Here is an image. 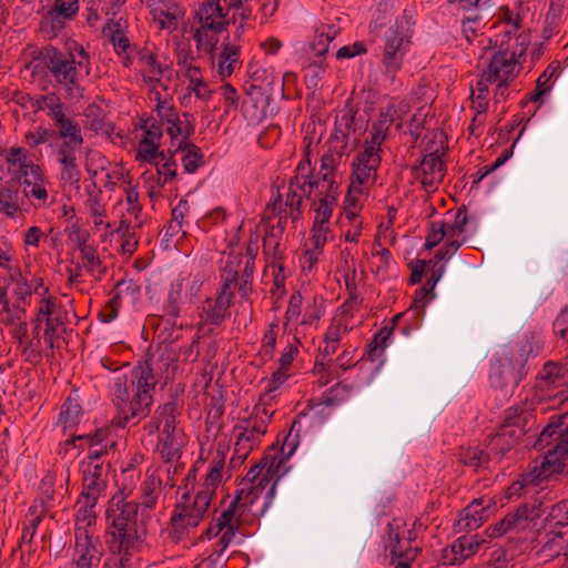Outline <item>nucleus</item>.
<instances>
[{"label":"nucleus","instance_id":"1","mask_svg":"<svg viewBox=\"0 0 568 568\" xmlns=\"http://www.w3.org/2000/svg\"><path fill=\"white\" fill-rule=\"evenodd\" d=\"M141 503L131 499L133 488L122 486L110 499L105 510V542L109 551L121 556L124 567L131 557L140 552L148 538L150 510L154 509L162 493V479L148 475L140 486Z\"/></svg>","mask_w":568,"mask_h":568},{"label":"nucleus","instance_id":"2","mask_svg":"<svg viewBox=\"0 0 568 568\" xmlns=\"http://www.w3.org/2000/svg\"><path fill=\"white\" fill-rule=\"evenodd\" d=\"M155 364L154 356L148 355L132 368L130 378L125 374L114 377L111 386L112 402L116 407L113 425L124 428L130 423L139 424L150 415L153 392L160 378Z\"/></svg>","mask_w":568,"mask_h":568},{"label":"nucleus","instance_id":"3","mask_svg":"<svg viewBox=\"0 0 568 568\" xmlns=\"http://www.w3.org/2000/svg\"><path fill=\"white\" fill-rule=\"evenodd\" d=\"M224 456L213 459L210 471L195 497L191 500L190 494L184 493L181 501L174 507L170 519V538L174 542L181 541L189 532V528H195L209 511L215 490L222 480Z\"/></svg>","mask_w":568,"mask_h":568},{"label":"nucleus","instance_id":"4","mask_svg":"<svg viewBox=\"0 0 568 568\" xmlns=\"http://www.w3.org/2000/svg\"><path fill=\"white\" fill-rule=\"evenodd\" d=\"M43 61L50 77L64 88L71 98L82 97L81 81L90 74V54L74 40L65 42L63 49L47 47Z\"/></svg>","mask_w":568,"mask_h":568},{"label":"nucleus","instance_id":"5","mask_svg":"<svg viewBox=\"0 0 568 568\" xmlns=\"http://www.w3.org/2000/svg\"><path fill=\"white\" fill-rule=\"evenodd\" d=\"M414 26L413 16L404 10L383 34L381 63L383 80L388 85H395L397 72L402 69L404 58L410 50Z\"/></svg>","mask_w":568,"mask_h":568},{"label":"nucleus","instance_id":"6","mask_svg":"<svg viewBox=\"0 0 568 568\" xmlns=\"http://www.w3.org/2000/svg\"><path fill=\"white\" fill-rule=\"evenodd\" d=\"M343 159L342 148H329L321 158V168L316 175H313V168L308 153L296 166V172L304 182V193L307 199L339 197V182L337 181V170Z\"/></svg>","mask_w":568,"mask_h":568},{"label":"nucleus","instance_id":"7","mask_svg":"<svg viewBox=\"0 0 568 568\" xmlns=\"http://www.w3.org/2000/svg\"><path fill=\"white\" fill-rule=\"evenodd\" d=\"M526 38L521 41V48L517 51H497L494 52L487 67L483 70L476 89L471 91V103L473 109L477 115L473 122L477 120L478 115L484 114L488 109V94L489 85L493 84V80L498 77L504 79L507 77H516L518 73L519 58L525 54L526 47L524 45Z\"/></svg>","mask_w":568,"mask_h":568},{"label":"nucleus","instance_id":"8","mask_svg":"<svg viewBox=\"0 0 568 568\" xmlns=\"http://www.w3.org/2000/svg\"><path fill=\"white\" fill-rule=\"evenodd\" d=\"M83 136H77V141L70 139L62 140L54 146L53 154L60 165L58 180L63 190L69 189L80 191L82 172L78 162V151L83 144Z\"/></svg>","mask_w":568,"mask_h":568},{"label":"nucleus","instance_id":"9","mask_svg":"<svg viewBox=\"0 0 568 568\" xmlns=\"http://www.w3.org/2000/svg\"><path fill=\"white\" fill-rule=\"evenodd\" d=\"M82 493L81 498L84 500L83 519H88V526L91 525L95 516L92 514L98 499L106 488V479L110 463H82Z\"/></svg>","mask_w":568,"mask_h":568},{"label":"nucleus","instance_id":"10","mask_svg":"<svg viewBox=\"0 0 568 568\" xmlns=\"http://www.w3.org/2000/svg\"><path fill=\"white\" fill-rule=\"evenodd\" d=\"M382 148L364 142L361 150L352 161L351 185L353 191H367L375 184L377 170L382 162Z\"/></svg>","mask_w":568,"mask_h":568},{"label":"nucleus","instance_id":"11","mask_svg":"<svg viewBox=\"0 0 568 568\" xmlns=\"http://www.w3.org/2000/svg\"><path fill=\"white\" fill-rule=\"evenodd\" d=\"M409 105L405 101H392L381 108L377 119L368 130V138L365 140L374 146L382 148L387 140L392 125L395 123L397 130L402 129L403 116L408 112Z\"/></svg>","mask_w":568,"mask_h":568},{"label":"nucleus","instance_id":"12","mask_svg":"<svg viewBox=\"0 0 568 568\" xmlns=\"http://www.w3.org/2000/svg\"><path fill=\"white\" fill-rule=\"evenodd\" d=\"M36 106L47 112L59 129L58 134L61 140L72 138L77 141V136L82 135L80 125L65 114V105L57 94L41 95L37 99Z\"/></svg>","mask_w":568,"mask_h":568},{"label":"nucleus","instance_id":"13","mask_svg":"<svg viewBox=\"0 0 568 568\" xmlns=\"http://www.w3.org/2000/svg\"><path fill=\"white\" fill-rule=\"evenodd\" d=\"M313 200L314 219L311 230V244L316 250H323L327 240L332 237L331 217L338 200L328 197H317Z\"/></svg>","mask_w":568,"mask_h":568},{"label":"nucleus","instance_id":"14","mask_svg":"<svg viewBox=\"0 0 568 568\" xmlns=\"http://www.w3.org/2000/svg\"><path fill=\"white\" fill-rule=\"evenodd\" d=\"M38 313L43 325V342L50 349V353H47V356H53L54 349L60 348L59 339L67 331L69 318L65 316L64 312L54 307V303H49L47 305L39 303Z\"/></svg>","mask_w":568,"mask_h":568},{"label":"nucleus","instance_id":"15","mask_svg":"<svg viewBox=\"0 0 568 568\" xmlns=\"http://www.w3.org/2000/svg\"><path fill=\"white\" fill-rule=\"evenodd\" d=\"M242 223L234 225L231 230L225 231L226 248L230 253L225 258L221 260V281L222 284H243L245 281L242 278V271L244 267V260L241 254H234L233 248L240 241V232Z\"/></svg>","mask_w":568,"mask_h":568},{"label":"nucleus","instance_id":"16","mask_svg":"<svg viewBox=\"0 0 568 568\" xmlns=\"http://www.w3.org/2000/svg\"><path fill=\"white\" fill-rule=\"evenodd\" d=\"M103 549L98 538L93 539L88 528H75L74 561L78 568H98Z\"/></svg>","mask_w":568,"mask_h":568},{"label":"nucleus","instance_id":"17","mask_svg":"<svg viewBox=\"0 0 568 568\" xmlns=\"http://www.w3.org/2000/svg\"><path fill=\"white\" fill-rule=\"evenodd\" d=\"M232 286H221L220 290L206 296L201 317L205 324L219 325L227 315L234 298Z\"/></svg>","mask_w":568,"mask_h":568},{"label":"nucleus","instance_id":"18","mask_svg":"<svg viewBox=\"0 0 568 568\" xmlns=\"http://www.w3.org/2000/svg\"><path fill=\"white\" fill-rule=\"evenodd\" d=\"M19 181L26 197L36 207H48L52 203L47 189L49 181L42 168H33L29 174H23V178Z\"/></svg>","mask_w":568,"mask_h":568},{"label":"nucleus","instance_id":"19","mask_svg":"<svg viewBox=\"0 0 568 568\" xmlns=\"http://www.w3.org/2000/svg\"><path fill=\"white\" fill-rule=\"evenodd\" d=\"M141 129L143 130V138L139 142L135 159L140 162L154 161L161 153L159 148L163 130L155 118L142 120Z\"/></svg>","mask_w":568,"mask_h":568},{"label":"nucleus","instance_id":"20","mask_svg":"<svg viewBox=\"0 0 568 568\" xmlns=\"http://www.w3.org/2000/svg\"><path fill=\"white\" fill-rule=\"evenodd\" d=\"M565 455L555 452V446L550 447L542 460L536 464L527 474L526 480L534 485H539L541 481L556 478L560 474L568 475V467L561 460Z\"/></svg>","mask_w":568,"mask_h":568},{"label":"nucleus","instance_id":"21","mask_svg":"<svg viewBox=\"0 0 568 568\" xmlns=\"http://www.w3.org/2000/svg\"><path fill=\"white\" fill-rule=\"evenodd\" d=\"M484 542L485 539L480 538L479 535H464L457 538L450 547L443 549L442 559L444 565H460L475 555Z\"/></svg>","mask_w":568,"mask_h":568},{"label":"nucleus","instance_id":"22","mask_svg":"<svg viewBox=\"0 0 568 568\" xmlns=\"http://www.w3.org/2000/svg\"><path fill=\"white\" fill-rule=\"evenodd\" d=\"M197 294V290L194 286H172L169 294L168 301L163 306V318L171 328L178 326L176 321L180 316L182 307L190 305Z\"/></svg>","mask_w":568,"mask_h":568},{"label":"nucleus","instance_id":"23","mask_svg":"<svg viewBox=\"0 0 568 568\" xmlns=\"http://www.w3.org/2000/svg\"><path fill=\"white\" fill-rule=\"evenodd\" d=\"M415 178L419 180L425 191L430 192L437 189L444 178V163L437 151L423 158L415 169Z\"/></svg>","mask_w":568,"mask_h":568},{"label":"nucleus","instance_id":"24","mask_svg":"<svg viewBox=\"0 0 568 568\" xmlns=\"http://www.w3.org/2000/svg\"><path fill=\"white\" fill-rule=\"evenodd\" d=\"M535 423V410L531 404L521 403L514 405L505 410L504 420L500 428L514 430L516 436H524L531 429Z\"/></svg>","mask_w":568,"mask_h":568},{"label":"nucleus","instance_id":"25","mask_svg":"<svg viewBox=\"0 0 568 568\" xmlns=\"http://www.w3.org/2000/svg\"><path fill=\"white\" fill-rule=\"evenodd\" d=\"M242 503L235 497L226 509H224L220 516H217L204 530L201 538L206 537L207 539L215 538L222 531L236 534L241 525V515H236L239 508H242Z\"/></svg>","mask_w":568,"mask_h":568},{"label":"nucleus","instance_id":"26","mask_svg":"<svg viewBox=\"0 0 568 568\" xmlns=\"http://www.w3.org/2000/svg\"><path fill=\"white\" fill-rule=\"evenodd\" d=\"M146 3L161 29L175 30L185 14L184 8L175 0H146Z\"/></svg>","mask_w":568,"mask_h":568},{"label":"nucleus","instance_id":"27","mask_svg":"<svg viewBox=\"0 0 568 568\" xmlns=\"http://www.w3.org/2000/svg\"><path fill=\"white\" fill-rule=\"evenodd\" d=\"M225 3L226 0H204L196 12L199 23L227 30L230 19Z\"/></svg>","mask_w":568,"mask_h":568},{"label":"nucleus","instance_id":"28","mask_svg":"<svg viewBox=\"0 0 568 568\" xmlns=\"http://www.w3.org/2000/svg\"><path fill=\"white\" fill-rule=\"evenodd\" d=\"M539 554L547 560L564 555L568 558V527L562 525V520L555 524V528L546 534V540L541 546Z\"/></svg>","mask_w":568,"mask_h":568},{"label":"nucleus","instance_id":"29","mask_svg":"<svg viewBox=\"0 0 568 568\" xmlns=\"http://www.w3.org/2000/svg\"><path fill=\"white\" fill-rule=\"evenodd\" d=\"M136 227L126 219H121L119 225L113 230L110 223H105L106 234L114 236L119 245L118 251L130 257L139 246Z\"/></svg>","mask_w":568,"mask_h":568},{"label":"nucleus","instance_id":"30","mask_svg":"<svg viewBox=\"0 0 568 568\" xmlns=\"http://www.w3.org/2000/svg\"><path fill=\"white\" fill-rule=\"evenodd\" d=\"M225 40H229V36ZM240 47L230 43V41H224L222 50L219 53L215 52L214 61H211L222 80L231 77L235 69L240 67Z\"/></svg>","mask_w":568,"mask_h":568},{"label":"nucleus","instance_id":"31","mask_svg":"<svg viewBox=\"0 0 568 568\" xmlns=\"http://www.w3.org/2000/svg\"><path fill=\"white\" fill-rule=\"evenodd\" d=\"M227 30L217 29L205 23H199L193 31L196 51L200 54H206L214 61L215 51L220 42L221 36Z\"/></svg>","mask_w":568,"mask_h":568},{"label":"nucleus","instance_id":"32","mask_svg":"<svg viewBox=\"0 0 568 568\" xmlns=\"http://www.w3.org/2000/svg\"><path fill=\"white\" fill-rule=\"evenodd\" d=\"M182 405L179 400L178 394H171L169 400L160 405L153 415V425L155 430H160L162 425V432L176 430V418L181 414Z\"/></svg>","mask_w":568,"mask_h":568},{"label":"nucleus","instance_id":"33","mask_svg":"<svg viewBox=\"0 0 568 568\" xmlns=\"http://www.w3.org/2000/svg\"><path fill=\"white\" fill-rule=\"evenodd\" d=\"M265 420L266 418H245L241 424L234 426L233 433L237 440L251 446V448H258L263 436L267 432Z\"/></svg>","mask_w":568,"mask_h":568},{"label":"nucleus","instance_id":"34","mask_svg":"<svg viewBox=\"0 0 568 568\" xmlns=\"http://www.w3.org/2000/svg\"><path fill=\"white\" fill-rule=\"evenodd\" d=\"M166 133L171 138V145L175 149L187 146L190 138L195 131L193 118L189 113L178 115L176 120H171L164 125Z\"/></svg>","mask_w":568,"mask_h":568},{"label":"nucleus","instance_id":"35","mask_svg":"<svg viewBox=\"0 0 568 568\" xmlns=\"http://www.w3.org/2000/svg\"><path fill=\"white\" fill-rule=\"evenodd\" d=\"M138 65L143 81L151 88H155L161 82L164 72L168 70L165 65L159 62L155 54L146 50L138 52Z\"/></svg>","mask_w":568,"mask_h":568},{"label":"nucleus","instance_id":"36","mask_svg":"<svg viewBox=\"0 0 568 568\" xmlns=\"http://www.w3.org/2000/svg\"><path fill=\"white\" fill-rule=\"evenodd\" d=\"M483 503L481 498L475 499L460 511L455 525L458 532L475 530L484 524L487 519V509L483 506Z\"/></svg>","mask_w":568,"mask_h":568},{"label":"nucleus","instance_id":"37","mask_svg":"<svg viewBox=\"0 0 568 568\" xmlns=\"http://www.w3.org/2000/svg\"><path fill=\"white\" fill-rule=\"evenodd\" d=\"M145 163L153 164L156 169V185L160 187L166 184H172L178 178V162L174 159V153L166 154L163 151L159 153V158L154 161H144Z\"/></svg>","mask_w":568,"mask_h":568},{"label":"nucleus","instance_id":"38","mask_svg":"<svg viewBox=\"0 0 568 568\" xmlns=\"http://www.w3.org/2000/svg\"><path fill=\"white\" fill-rule=\"evenodd\" d=\"M83 416L82 406L69 396L61 405L57 425L62 427L63 434L75 430Z\"/></svg>","mask_w":568,"mask_h":568},{"label":"nucleus","instance_id":"39","mask_svg":"<svg viewBox=\"0 0 568 568\" xmlns=\"http://www.w3.org/2000/svg\"><path fill=\"white\" fill-rule=\"evenodd\" d=\"M6 162L19 180L33 168H41L30 160L29 151L24 148H11L6 154Z\"/></svg>","mask_w":568,"mask_h":568},{"label":"nucleus","instance_id":"40","mask_svg":"<svg viewBox=\"0 0 568 568\" xmlns=\"http://www.w3.org/2000/svg\"><path fill=\"white\" fill-rule=\"evenodd\" d=\"M568 414H557L549 418L548 424L544 427L540 433L535 446L544 449L548 446H555L557 443V436L564 432L561 428L566 424Z\"/></svg>","mask_w":568,"mask_h":568},{"label":"nucleus","instance_id":"41","mask_svg":"<svg viewBox=\"0 0 568 568\" xmlns=\"http://www.w3.org/2000/svg\"><path fill=\"white\" fill-rule=\"evenodd\" d=\"M103 33L113 44L114 51L118 55H121L122 52L131 50V43L125 33V26L121 20H110L103 28Z\"/></svg>","mask_w":568,"mask_h":568},{"label":"nucleus","instance_id":"42","mask_svg":"<svg viewBox=\"0 0 568 568\" xmlns=\"http://www.w3.org/2000/svg\"><path fill=\"white\" fill-rule=\"evenodd\" d=\"M303 196L307 197L304 193V182L298 172H296V175L290 182L285 200V205L290 207V213L293 220H296L301 214L300 209Z\"/></svg>","mask_w":568,"mask_h":568},{"label":"nucleus","instance_id":"43","mask_svg":"<svg viewBox=\"0 0 568 568\" xmlns=\"http://www.w3.org/2000/svg\"><path fill=\"white\" fill-rule=\"evenodd\" d=\"M181 443L176 439V430H168L159 438V453L164 463H172L181 458Z\"/></svg>","mask_w":568,"mask_h":568},{"label":"nucleus","instance_id":"44","mask_svg":"<svg viewBox=\"0 0 568 568\" xmlns=\"http://www.w3.org/2000/svg\"><path fill=\"white\" fill-rule=\"evenodd\" d=\"M69 20L71 18L64 17L62 13L50 8L42 17L40 30L47 38H55L65 28V23Z\"/></svg>","mask_w":568,"mask_h":568},{"label":"nucleus","instance_id":"45","mask_svg":"<svg viewBox=\"0 0 568 568\" xmlns=\"http://www.w3.org/2000/svg\"><path fill=\"white\" fill-rule=\"evenodd\" d=\"M0 277L16 284H21L22 275L18 260L11 250H0Z\"/></svg>","mask_w":568,"mask_h":568},{"label":"nucleus","instance_id":"46","mask_svg":"<svg viewBox=\"0 0 568 568\" xmlns=\"http://www.w3.org/2000/svg\"><path fill=\"white\" fill-rule=\"evenodd\" d=\"M68 239L73 247L80 250L85 258L89 261L95 258V251L93 246L89 244L90 233L87 230L78 225H72L68 231Z\"/></svg>","mask_w":568,"mask_h":568},{"label":"nucleus","instance_id":"47","mask_svg":"<svg viewBox=\"0 0 568 568\" xmlns=\"http://www.w3.org/2000/svg\"><path fill=\"white\" fill-rule=\"evenodd\" d=\"M521 437L523 436L515 437L514 430H507L499 427L498 432L491 437L490 445L491 448L495 449L496 454L501 458L519 443Z\"/></svg>","mask_w":568,"mask_h":568},{"label":"nucleus","instance_id":"48","mask_svg":"<svg viewBox=\"0 0 568 568\" xmlns=\"http://www.w3.org/2000/svg\"><path fill=\"white\" fill-rule=\"evenodd\" d=\"M485 26L484 17L477 11H470L462 20V32L465 39L470 43L474 39L484 34L483 30Z\"/></svg>","mask_w":568,"mask_h":568},{"label":"nucleus","instance_id":"49","mask_svg":"<svg viewBox=\"0 0 568 568\" xmlns=\"http://www.w3.org/2000/svg\"><path fill=\"white\" fill-rule=\"evenodd\" d=\"M388 540L386 542V550L389 551L390 556V564H394L398 560H413L414 556L410 554L409 550H405L402 545V539L399 537V534L394 531L393 525L388 524Z\"/></svg>","mask_w":568,"mask_h":568},{"label":"nucleus","instance_id":"50","mask_svg":"<svg viewBox=\"0 0 568 568\" xmlns=\"http://www.w3.org/2000/svg\"><path fill=\"white\" fill-rule=\"evenodd\" d=\"M490 457L479 447H468L460 452V462L475 470L488 467Z\"/></svg>","mask_w":568,"mask_h":568},{"label":"nucleus","instance_id":"51","mask_svg":"<svg viewBox=\"0 0 568 568\" xmlns=\"http://www.w3.org/2000/svg\"><path fill=\"white\" fill-rule=\"evenodd\" d=\"M178 151H184V155L181 161L184 168V171L189 174L194 173L200 165L203 163V153L200 148L195 144L189 142L187 146H183L181 149H175L174 153Z\"/></svg>","mask_w":568,"mask_h":568},{"label":"nucleus","instance_id":"52","mask_svg":"<svg viewBox=\"0 0 568 568\" xmlns=\"http://www.w3.org/2000/svg\"><path fill=\"white\" fill-rule=\"evenodd\" d=\"M0 304H2V313L4 314L2 322L6 325H14L23 320L26 315L24 308L20 306L19 302L10 306L6 297V286H0Z\"/></svg>","mask_w":568,"mask_h":568},{"label":"nucleus","instance_id":"53","mask_svg":"<svg viewBox=\"0 0 568 568\" xmlns=\"http://www.w3.org/2000/svg\"><path fill=\"white\" fill-rule=\"evenodd\" d=\"M372 265L376 267V275L379 281L387 280V272L390 265L395 266L392 260V254L387 247L376 248L372 253Z\"/></svg>","mask_w":568,"mask_h":568},{"label":"nucleus","instance_id":"54","mask_svg":"<svg viewBox=\"0 0 568 568\" xmlns=\"http://www.w3.org/2000/svg\"><path fill=\"white\" fill-rule=\"evenodd\" d=\"M87 126L94 132H106V120L103 110L97 104H90L84 110Z\"/></svg>","mask_w":568,"mask_h":568},{"label":"nucleus","instance_id":"55","mask_svg":"<svg viewBox=\"0 0 568 568\" xmlns=\"http://www.w3.org/2000/svg\"><path fill=\"white\" fill-rule=\"evenodd\" d=\"M39 303H41L43 305H47L49 303H51V304L54 303V307L58 310V306H59V311L64 312L65 316L68 318H69V314L71 312H74L73 297L67 292H61L60 295H53V294H49V288L45 287L43 296Z\"/></svg>","mask_w":568,"mask_h":568},{"label":"nucleus","instance_id":"56","mask_svg":"<svg viewBox=\"0 0 568 568\" xmlns=\"http://www.w3.org/2000/svg\"><path fill=\"white\" fill-rule=\"evenodd\" d=\"M367 191H353V185L349 184L348 192L344 201V214L349 222H358L357 217L361 211L359 197L366 194Z\"/></svg>","mask_w":568,"mask_h":568},{"label":"nucleus","instance_id":"57","mask_svg":"<svg viewBox=\"0 0 568 568\" xmlns=\"http://www.w3.org/2000/svg\"><path fill=\"white\" fill-rule=\"evenodd\" d=\"M568 363L547 362L542 367L541 378L547 383L557 384L568 377Z\"/></svg>","mask_w":568,"mask_h":568},{"label":"nucleus","instance_id":"58","mask_svg":"<svg viewBox=\"0 0 568 568\" xmlns=\"http://www.w3.org/2000/svg\"><path fill=\"white\" fill-rule=\"evenodd\" d=\"M156 105L154 108V111L156 113V116L160 121L161 128H163L165 124H168L171 120L178 121V115L180 112L174 106L171 100L160 99V93H156Z\"/></svg>","mask_w":568,"mask_h":568},{"label":"nucleus","instance_id":"59","mask_svg":"<svg viewBox=\"0 0 568 568\" xmlns=\"http://www.w3.org/2000/svg\"><path fill=\"white\" fill-rule=\"evenodd\" d=\"M190 213V204L186 200L181 199L179 203L172 210V223L170 225V230L172 234H176L182 232L185 234L186 232L183 230L185 225V217Z\"/></svg>","mask_w":568,"mask_h":568},{"label":"nucleus","instance_id":"60","mask_svg":"<svg viewBox=\"0 0 568 568\" xmlns=\"http://www.w3.org/2000/svg\"><path fill=\"white\" fill-rule=\"evenodd\" d=\"M18 199L17 191L9 187H0V212L8 216H14L20 209Z\"/></svg>","mask_w":568,"mask_h":568},{"label":"nucleus","instance_id":"61","mask_svg":"<svg viewBox=\"0 0 568 568\" xmlns=\"http://www.w3.org/2000/svg\"><path fill=\"white\" fill-rule=\"evenodd\" d=\"M348 291V297L339 307V315L351 320L354 314L358 312L363 303V297L356 292L357 286H346Z\"/></svg>","mask_w":568,"mask_h":568},{"label":"nucleus","instance_id":"62","mask_svg":"<svg viewBox=\"0 0 568 568\" xmlns=\"http://www.w3.org/2000/svg\"><path fill=\"white\" fill-rule=\"evenodd\" d=\"M286 372L282 368H278L276 372L273 373L272 377L270 379H266L265 390L260 396V405L257 406V409L261 408L262 405L266 402V399H270V403L274 400L275 396L273 393L286 381Z\"/></svg>","mask_w":568,"mask_h":568},{"label":"nucleus","instance_id":"63","mask_svg":"<svg viewBox=\"0 0 568 568\" xmlns=\"http://www.w3.org/2000/svg\"><path fill=\"white\" fill-rule=\"evenodd\" d=\"M436 286H420L419 290L415 292L414 300L410 305V310L416 311L417 316H423L425 314L426 305L435 298L434 288Z\"/></svg>","mask_w":568,"mask_h":568},{"label":"nucleus","instance_id":"64","mask_svg":"<svg viewBox=\"0 0 568 568\" xmlns=\"http://www.w3.org/2000/svg\"><path fill=\"white\" fill-rule=\"evenodd\" d=\"M467 222V210L465 207H459L455 213L453 223L446 224L447 239H460L466 232Z\"/></svg>","mask_w":568,"mask_h":568}]
</instances>
